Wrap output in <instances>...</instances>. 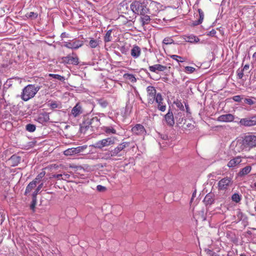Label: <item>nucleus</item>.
Returning <instances> with one entry per match:
<instances>
[{
	"label": "nucleus",
	"instance_id": "1",
	"mask_svg": "<svg viewBox=\"0 0 256 256\" xmlns=\"http://www.w3.org/2000/svg\"><path fill=\"white\" fill-rule=\"evenodd\" d=\"M256 147V135L248 134L236 138L231 144L232 150L235 154L242 152H249Z\"/></svg>",
	"mask_w": 256,
	"mask_h": 256
},
{
	"label": "nucleus",
	"instance_id": "2",
	"mask_svg": "<svg viewBox=\"0 0 256 256\" xmlns=\"http://www.w3.org/2000/svg\"><path fill=\"white\" fill-rule=\"evenodd\" d=\"M150 0H136L134 1L130 6L132 12L137 14H150L149 4Z\"/></svg>",
	"mask_w": 256,
	"mask_h": 256
},
{
	"label": "nucleus",
	"instance_id": "3",
	"mask_svg": "<svg viewBox=\"0 0 256 256\" xmlns=\"http://www.w3.org/2000/svg\"><path fill=\"white\" fill-rule=\"evenodd\" d=\"M40 87L35 84H28L25 86L20 95L21 98L26 102L34 98Z\"/></svg>",
	"mask_w": 256,
	"mask_h": 256
},
{
	"label": "nucleus",
	"instance_id": "4",
	"mask_svg": "<svg viewBox=\"0 0 256 256\" xmlns=\"http://www.w3.org/2000/svg\"><path fill=\"white\" fill-rule=\"evenodd\" d=\"M234 184L233 176H226L222 178L218 183V191L226 192Z\"/></svg>",
	"mask_w": 256,
	"mask_h": 256
},
{
	"label": "nucleus",
	"instance_id": "5",
	"mask_svg": "<svg viewBox=\"0 0 256 256\" xmlns=\"http://www.w3.org/2000/svg\"><path fill=\"white\" fill-rule=\"evenodd\" d=\"M61 63L64 64H72L78 66L79 62V58L74 52H72V54H68L66 56H63L61 58Z\"/></svg>",
	"mask_w": 256,
	"mask_h": 256
},
{
	"label": "nucleus",
	"instance_id": "6",
	"mask_svg": "<svg viewBox=\"0 0 256 256\" xmlns=\"http://www.w3.org/2000/svg\"><path fill=\"white\" fill-rule=\"evenodd\" d=\"M130 144V142H122L118 145L116 147L112 150V151L113 154L115 156L120 157L123 156L126 154L125 149L126 148L129 147Z\"/></svg>",
	"mask_w": 256,
	"mask_h": 256
},
{
	"label": "nucleus",
	"instance_id": "7",
	"mask_svg": "<svg viewBox=\"0 0 256 256\" xmlns=\"http://www.w3.org/2000/svg\"><path fill=\"white\" fill-rule=\"evenodd\" d=\"M116 140V138L114 137H108L98 141L94 144V146L96 148L102 149L104 147L114 144Z\"/></svg>",
	"mask_w": 256,
	"mask_h": 256
},
{
	"label": "nucleus",
	"instance_id": "8",
	"mask_svg": "<svg viewBox=\"0 0 256 256\" xmlns=\"http://www.w3.org/2000/svg\"><path fill=\"white\" fill-rule=\"evenodd\" d=\"M148 104H152L156 100L157 94L154 87L148 86L146 88Z\"/></svg>",
	"mask_w": 256,
	"mask_h": 256
},
{
	"label": "nucleus",
	"instance_id": "9",
	"mask_svg": "<svg viewBox=\"0 0 256 256\" xmlns=\"http://www.w3.org/2000/svg\"><path fill=\"white\" fill-rule=\"evenodd\" d=\"M241 126L246 127L252 126L256 125V116H253L244 118H241L238 122Z\"/></svg>",
	"mask_w": 256,
	"mask_h": 256
},
{
	"label": "nucleus",
	"instance_id": "10",
	"mask_svg": "<svg viewBox=\"0 0 256 256\" xmlns=\"http://www.w3.org/2000/svg\"><path fill=\"white\" fill-rule=\"evenodd\" d=\"M84 44L82 40L74 39L72 42H64V46L72 50H77Z\"/></svg>",
	"mask_w": 256,
	"mask_h": 256
},
{
	"label": "nucleus",
	"instance_id": "11",
	"mask_svg": "<svg viewBox=\"0 0 256 256\" xmlns=\"http://www.w3.org/2000/svg\"><path fill=\"white\" fill-rule=\"evenodd\" d=\"M90 126V132L97 129L100 125V118L98 116L86 117Z\"/></svg>",
	"mask_w": 256,
	"mask_h": 256
},
{
	"label": "nucleus",
	"instance_id": "12",
	"mask_svg": "<svg viewBox=\"0 0 256 256\" xmlns=\"http://www.w3.org/2000/svg\"><path fill=\"white\" fill-rule=\"evenodd\" d=\"M84 112V110L81 104L78 102L72 108L70 116L73 118H76Z\"/></svg>",
	"mask_w": 256,
	"mask_h": 256
},
{
	"label": "nucleus",
	"instance_id": "13",
	"mask_svg": "<svg viewBox=\"0 0 256 256\" xmlns=\"http://www.w3.org/2000/svg\"><path fill=\"white\" fill-rule=\"evenodd\" d=\"M164 99L160 93H158L156 100L154 101L158 104L157 108L161 112H164L166 110V105L164 102Z\"/></svg>",
	"mask_w": 256,
	"mask_h": 256
},
{
	"label": "nucleus",
	"instance_id": "14",
	"mask_svg": "<svg viewBox=\"0 0 256 256\" xmlns=\"http://www.w3.org/2000/svg\"><path fill=\"white\" fill-rule=\"evenodd\" d=\"M164 119L168 126H172L174 124V116L171 108H169L167 114L164 115Z\"/></svg>",
	"mask_w": 256,
	"mask_h": 256
},
{
	"label": "nucleus",
	"instance_id": "15",
	"mask_svg": "<svg viewBox=\"0 0 256 256\" xmlns=\"http://www.w3.org/2000/svg\"><path fill=\"white\" fill-rule=\"evenodd\" d=\"M132 132L135 135H143L146 133L144 126L140 124H136L132 128Z\"/></svg>",
	"mask_w": 256,
	"mask_h": 256
},
{
	"label": "nucleus",
	"instance_id": "16",
	"mask_svg": "<svg viewBox=\"0 0 256 256\" xmlns=\"http://www.w3.org/2000/svg\"><path fill=\"white\" fill-rule=\"evenodd\" d=\"M198 14H196L195 16V18H196V20L193 21L192 23L194 26H198L201 24L204 18V12L202 10H201L200 8H198Z\"/></svg>",
	"mask_w": 256,
	"mask_h": 256
},
{
	"label": "nucleus",
	"instance_id": "17",
	"mask_svg": "<svg viewBox=\"0 0 256 256\" xmlns=\"http://www.w3.org/2000/svg\"><path fill=\"white\" fill-rule=\"evenodd\" d=\"M50 120L49 114L46 112L38 114L36 118V121L42 124H45Z\"/></svg>",
	"mask_w": 256,
	"mask_h": 256
},
{
	"label": "nucleus",
	"instance_id": "18",
	"mask_svg": "<svg viewBox=\"0 0 256 256\" xmlns=\"http://www.w3.org/2000/svg\"><path fill=\"white\" fill-rule=\"evenodd\" d=\"M242 162L240 156H236L230 160L228 163L227 166L230 168H233Z\"/></svg>",
	"mask_w": 256,
	"mask_h": 256
},
{
	"label": "nucleus",
	"instance_id": "19",
	"mask_svg": "<svg viewBox=\"0 0 256 256\" xmlns=\"http://www.w3.org/2000/svg\"><path fill=\"white\" fill-rule=\"evenodd\" d=\"M149 70L153 72L158 73L157 71L164 72L167 69V67L160 64H156L154 66H150Z\"/></svg>",
	"mask_w": 256,
	"mask_h": 256
},
{
	"label": "nucleus",
	"instance_id": "20",
	"mask_svg": "<svg viewBox=\"0 0 256 256\" xmlns=\"http://www.w3.org/2000/svg\"><path fill=\"white\" fill-rule=\"evenodd\" d=\"M234 116L230 114H222L218 118V120L222 122H231L234 121Z\"/></svg>",
	"mask_w": 256,
	"mask_h": 256
},
{
	"label": "nucleus",
	"instance_id": "21",
	"mask_svg": "<svg viewBox=\"0 0 256 256\" xmlns=\"http://www.w3.org/2000/svg\"><path fill=\"white\" fill-rule=\"evenodd\" d=\"M141 49L136 45H134L130 50V54L134 58H138L141 54Z\"/></svg>",
	"mask_w": 256,
	"mask_h": 256
},
{
	"label": "nucleus",
	"instance_id": "22",
	"mask_svg": "<svg viewBox=\"0 0 256 256\" xmlns=\"http://www.w3.org/2000/svg\"><path fill=\"white\" fill-rule=\"evenodd\" d=\"M89 130H90V124L88 122L86 118H84L82 124H80V132L86 134Z\"/></svg>",
	"mask_w": 256,
	"mask_h": 256
},
{
	"label": "nucleus",
	"instance_id": "23",
	"mask_svg": "<svg viewBox=\"0 0 256 256\" xmlns=\"http://www.w3.org/2000/svg\"><path fill=\"white\" fill-rule=\"evenodd\" d=\"M21 160V157L16 154H13L9 159L8 161L11 164V166H15L18 165Z\"/></svg>",
	"mask_w": 256,
	"mask_h": 256
},
{
	"label": "nucleus",
	"instance_id": "24",
	"mask_svg": "<svg viewBox=\"0 0 256 256\" xmlns=\"http://www.w3.org/2000/svg\"><path fill=\"white\" fill-rule=\"evenodd\" d=\"M214 195L212 193L207 194L204 200V202L206 205L210 206L214 203Z\"/></svg>",
	"mask_w": 256,
	"mask_h": 256
},
{
	"label": "nucleus",
	"instance_id": "25",
	"mask_svg": "<svg viewBox=\"0 0 256 256\" xmlns=\"http://www.w3.org/2000/svg\"><path fill=\"white\" fill-rule=\"evenodd\" d=\"M251 170L252 166H247L240 170L238 174V176L240 177H242L249 174Z\"/></svg>",
	"mask_w": 256,
	"mask_h": 256
},
{
	"label": "nucleus",
	"instance_id": "26",
	"mask_svg": "<svg viewBox=\"0 0 256 256\" xmlns=\"http://www.w3.org/2000/svg\"><path fill=\"white\" fill-rule=\"evenodd\" d=\"M36 186V180H33L31 182L29 183V184L27 186L24 194L28 195V194L31 192L32 190H33Z\"/></svg>",
	"mask_w": 256,
	"mask_h": 256
},
{
	"label": "nucleus",
	"instance_id": "27",
	"mask_svg": "<svg viewBox=\"0 0 256 256\" xmlns=\"http://www.w3.org/2000/svg\"><path fill=\"white\" fill-rule=\"evenodd\" d=\"M184 39L186 42L190 43H196L200 41V39L197 36L192 34L185 36Z\"/></svg>",
	"mask_w": 256,
	"mask_h": 256
},
{
	"label": "nucleus",
	"instance_id": "28",
	"mask_svg": "<svg viewBox=\"0 0 256 256\" xmlns=\"http://www.w3.org/2000/svg\"><path fill=\"white\" fill-rule=\"evenodd\" d=\"M232 202L238 204L241 201L242 199V196L238 192H234L231 196Z\"/></svg>",
	"mask_w": 256,
	"mask_h": 256
},
{
	"label": "nucleus",
	"instance_id": "29",
	"mask_svg": "<svg viewBox=\"0 0 256 256\" xmlns=\"http://www.w3.org/2000/svg\"><path fill=\"white\" fill-rule=\"evenodd\" d=\"M142 16L140 17V22L142 23V26H145L146 24H148L150 23V16L146 14H141Z\"/></svg>",
	"mask_w": 256,
	"mask_h": 256
},
{
	"label": "nucleus",
	"instance_id": "30",
	"mask_svg": "<svg viewBox=\"0 0 256 256\" xmlns=\"http://www.w3.org/2000/svg\"><path fill=\"white\" fill-rule=\"evenodd\" d=\"M102 130L107 134H116V130L112 126H104Z\"/></svg>",
	"mask_w": 256,
	"mask_h": 256
},
{
	"label": "nucleus",
	"instance_id": "31",
	"mask_svg": "<svg viewBox=\"0 0 256 256\" xmlns=\"http://www.w3.org/2000/svg\"><path fill=\"white\" fill-rule=\"evenodd\" d=\"M112 30H110L104 36V42L106 43L112 41Z\"/></svg>",
	"mask_w": 256,
	"mask_h": 256
},
{
	"label": "nucleus",
	"instance_id": "32",
	"mask_svg": "<svg viewBox=\"0 0 256 256\" xmlns=\"http://www.w3.org/2000/svg\"><path fill=\"white\" fill-rule=\"evenodd\" d=\"M244 102L248 105L252 106L256 103V98L254 97H251L248 98H244Z\"/></svg>",
	"mask_w": 256,
	"mask_h": 256
},
{
	"label": "nucleus",
	"instance_id": "33",
	"mask_svg": "<svg viewBox=\"0 0 256 256\" xmlns=\"http://www.w3.org/2000/svg\"><path fill=\"white\" fill-rule=\"evenodd\" d=\"M97 102L98 104L103 108H106L108 105V101L103 98L98 99Z\"/></svg>",
	"mask_w": 256,
	"mask_h": 256
},
{
	"label": "nucleus",
	"instance_id": "34",
	"mask_svg": "<svg viewBox=\"0 0 256 256\" xmlns=\"http://www.w3.org/2000/svg\"><path fill=\"white\" fill-rule=\"evenodd\" d=\"M48 105L52 109L60 108H62L61 103L56 101H52L50 103L48 104Z\"/></svg>",
	"mask_w": 256,
	"mask_h": 256
},
{
	"label": "nucleus",
	"instance_id": "35",
	"mask_svg": "<svg viewBox=\"0 0 256 256\" xmlns=\"http://www.w3.org/2000/svg\"><path fill=\"white\" fill-rule=\"evenodd\" d=\"M124 78L126 80H130L132 82H134L136 81V78L132 74H125L124 75Z\"/></svg>",
	"mask_w": 256,
	"mask_h": 256
},
{
	"label": "nucleus",
	"instance_id": "36",
	"mask_svg": "<svg viewBox=\"0 0 256 256\" xmlns=\"http://www.w3.org/2000/svg\"><path fill=\"white\" fill-rule=\"evenodd\" d=\"M38 14L36 12H27L25 15V16L27 18H30L32 20L36 18H38Z\"/></svg>",
	"mask_w": 256,
	"mask_h": 256
},
{
	"label": "nucleus",
	"instance_id": "37",
	"mask_svg": "<svg viewBox=\"0 0 256 256\" xmlns=\"http://www.w3.org/2000/svg\"><path fill=\"white\" fill-rule=\"evenodd\" d=\"M50 77H51L53 78L59 80L60 81L64 82L65 80V78L63 76H61L58 74H50Z\"/></svg>",
	"mask_w": 256,
	"mask_h": 256
},
{
	"label": "nucleus",
	"instance_id": "38",
	"mask_svg": "<svg viewBox=\"0 0 256 256\" xmlns=\"http://www.w3.org/2000/svg\"><path fill=\"white\" fill-rule=\"evenodd\" d=\"M89 44L90 48H96L99 44V41L91 38Z\"/></svg>",
	"mask_w": 256,
	"mask_h": 256
},
{
	"label": "nucleus",
	"instance_id": "39",
	"mask_svg": "<svg viewBox=\"0 0 256 256\" xmlns=\"http://www.w3.org/2000/svg\"><path fill=\"white\" fill-rule=\"evenodd\" d=\"M36 126L34 124H28L26 126V130L28 132H34L36 130Z\"/></svg>",
	"mask_w": 256,
	"mask_h": 256
},
{
	"label": "nucleus",
	"instance_id": "40",
	"mask_svg": "<svg viewBox=\"0 0 256 256\" xmlns=\"http://www.w3.org/2000/svg\"><path fill=\"white\" fill-rule=\"evenodd\" d=\"M112 150L107 152L104 154V158L106 160H110L112 157H115L114 155L113 154Z\"/></svg>",
	"mask_w": 256,
	"mask_h": 256
},
{
	"label": "nucleus",
	"instance_id": "41",
	"mask_svg": "<svg viewBox=\"0 0 256 256\" xmlns=\"http://www.w3.org/2000/svg\"><path fill=\"white\" fill-rule=\"evenodd\" d=\"M175 118L176 119V122L178 124H182L184 120V114H182V112H178Z\"/></svg>",
	"mask_w": 256,
	"mask_h": 256
},
{
	"label": "nucleus",
	"instance_id": "42",
	"mask_svg": "<svg viewBox=\"0 0 256 256\" xmlns=\"http://www.w3.org/2000/svg\"><path fill=\"white\" fill-rule=\"evenodd\" d=\"M162 43L165 44H174V40L171 37H166L164 39Z\"/></svg>",
	"mask_w": 256,
	"mask_h": 256
},
{
	"label": "nucleus",
	"instance_id": "43",
	"mask_svg": "<svg viewBox=\"0 0 256 256\" xmlns=\"http://www.w3.org/2000/svg\"><path fill=\"white\" fill-rule=\"evenodd\" d=\"M174 104L176 105V107L179 108L180 110L182 111L184 110V106L180 100H177L176 101L174 102Z\"/></svg>",
	"mask_w": 256,
	"mask_h": 256
},
{
	"label": "nucleus",
	"instance_id": "44",
	"mask_svg": "<svg viewBox=\"0 0 256 256\" xmlns=\"http://www.w3.org/2000/svg\"><path fill=\"white\" fill-rule=\"evenodd\" d=\"M46 172H40L36 177V178L34 180L36 181V184L38 182L40 181V180L44 177L45 176Z\"/></svg>",
	"mask_w": 256,
	"mask_h": 256
},
{
	"label": "nucleus",
	"instance_id": "45",
	"mask_svg": "<svg viewBox=\"0 0 256 256\" xmlns=\"http://www.w3.org/2000/svg\"><path fill=\"white\" fill-rule=\"evenodd\" d=\"M170 57L172 58L173 60L177 61L178 62H184V60H181V59H184L182 56H178V55H175V54H174V55H171L170 56Z\"/></svg>",
	"mask_w": 256,
	"mask_h": 256
},
{
	"label": "nucleus",
	"instance_id": "46",
	"mask_svg": "<svg viewBox=\"0 0 256 256\" xmlns=\"http://www.w3.org/2000/svg\"><path fill=\"white\" fill-rule=\"evenodd\" d=\"M196 68L192 66H187L185 68V72L188 74H191L194 72Z\"/></svg>",
	"mask_w": 256,
	"mask_h": 256
},
{
	"label": "nucleus",
	"instance_id": "47",
	"mask_svg": "<svg viewBox=\"0 0 256 256\" xmlns=\"http://www.w3.org/2000/svg\"><path fill=\"white\" fill-rule=\"evenodd\" d=\"M242 96H244L237 95V96H234L232 98L234 102H240L242 101V100L244 99Z\"/></svg>",
	"mask_w": 256,
	"mask_h": 256
},
{
	"label": "nucleus",
	"instance_id": "48",
	"mask_svg": "<svg viewBox=\"0 0 256 256\" xmlns=\"http://www.w3.org/2000/svg\"><path fill=\"white\" fill-rule=\"evenodd\" d=\"M85 148H86V147H84V146H78L76 148H74V150H72V154H76V153H78L80 152H81Z\"/></svg>",
	"mask_w": 256,
	"mask_h": 256
},
{
	"label": "nucleus",
	"instance_id": "49",
	"mask_svg": "<svg viewBox=\"0 0 256 256\" xmlns=\"http://www.w3.org/2000/svg\"><path fill=\"white\" fill-rule=\"evenodd\" d=\"M37 202L36 198H32V201L31 202V204L30 205V209H32L33 211H34L36 206Z\"/></svg>",
	"mask_w": 256,
	"mask_h": 256
},
{
	"label": "nucleus",
	"instance_id": "50",
	"mask_svg": "<svg viewBox=\"0 0 256 256\" xmlns=\"http://www.w3.org/2000/svg\"><path fill=\"white\" fill-rule=\"evenodd\" d=\"M243 72H244V70H242V69L240 70V68L238 69V70L236 72L238 76L240 79H242L243 78V76H244Z\"/></svg>",
	"mask_w": 256,
	"mask_h": 256
},
{
	"label": "nucleus",
	"instance_id": "51",
	"mask_svg": "<svg viewBox=\"0 0 256 256\" xmlns=\"http://www.w3.org/2000/svg\"><path fill=\"white\" fill-rule=\"evenodd\" d=\"M237 216L239 220H242L244 219V214L240 210H238L237 212Z\"/></svg>",
	"mask_w": 256,
	"mask_h": 256
},
{
	"label": "nucleus",
	"instance_id": "52",
	"mask_svg": "<svg viewBox=\"0 0 256 256\" xmlns=\"http://www.w3.org/2000/svg\"><path fill=\"white\" fill-rule=\"evenodd\" d=\"M96 190L98 192H104L106 190V188L102 185H98L96 186Z\"/></svg>",
	"mask_w": 256,
	"mask_h": 256
},
{
	"label": "nucleus",
	"instance_id": "53",
	"mask_svg": "<svg viewBox=\"0 0 256 256\" xmlns=\"http://www.w3.org/2000/svg\"><path fill=\"white\" fill-rule=\"evenodd\" d=\"M70 176L69 174H62V180H68L70 179Z\"/></svg>",
	"mask_w": 256,
	"mask_h": 256
},
{
	"label": "nucleus",
	"instance_id": "54",
	"mask_svg": "<svg viewBox=\"0 0 256 256\" xmlns=\"http://www.w3.org/2000/svg\"><path fill=\"white\" fill-rule=\"evenodd\" d=\"M62 174H54L52 175V178H56L58 180H62Z\"/></svg>",
	"mask_w": 256,
	"mask_h": 256
},
{
	"label": "nucleus",
	"instance_id": "55",
	"mask_svg": "<svg viewBox=\"0 0 256 256\" xmlns=\"http://www.w3.org/2000/svg\"><path fill=\"white\" fill-rule=\"evenodd\" d=\"M206 252L210 256H212L213 254H216L214 252H213L212 250L209 249L206 250Z\"/></svg>",
	"mask_w": 256,
	"mask_h": 256
},
{
	"label": "nucleus",
	"instance_id": "56",
	"mask_svg": "<svg viewBox=\"0 0 256 256\" xmlns=\"http://www.w3.org/2000/svg\"><path fill=\"white\" fill-rule=\"evenodd\" d=\"M72 149H68L64 152L66 155L72 154Z\"/></svg>",
	"mask_w": 256,
	"mask_h": 256
},
{
	"label": "nucleus",
	"instance_id": "57",
	"mask_svg": "<svg viewBox=\"0 0 256 256\" xmlns=\"http://www.w3.org/2000/svg\"><path fill=\"white\" fill-rule=\"evenodd\" d=\"M38 192L35 190L32 194V198H36V196L38 195Z\"/></svg>",
	"mask_w": 256,
	"mask_h": 256
},
{
	"label": "nucleus",
	"instance_id": "58",
	"mask_svg": "<svg viewBox=\"0 0 256 256\" xmlns=\"http://www.w3.org/2000/svg\"><path fill=\"white\" fill-rule=\"evenodd\" d=\"M216 34V31L214 29H212V30H211L210 32V34L209 35H210V36H215Z\"/></svg>",
	"mask_w": 256,
	"mask_h": 256
},
{
	"label": "nucleus",
	"instance_id": "59",
	"mask_svg": "<svg viewBox=\"0 0 256 256\" xmlns=\"http://www.w3.org/2000/svg\"><path fill=\"white\" fill-rule=\"evenodd\" d=\"M184 105H185V106H186V112H188L189 110H190V108H189L188 104L187 102H184Z\"/></svg>",
	"mask_w": 256,
	"mask_h": 256
},
{
	"label": "nucleus",
	"instance_id": "60",
	"mask_svg": "<svg viewBox=\"0 0 256 256\" xmlns=\"http://www.w3.org/2000/svg\"><path fill=\"white\" fill-rule=\"evenodd\" d=\"M42 186H43V184L42 183L41 184H39L38 186L36 188V190L37 191H38V192H40V190H41V188H42Z\"/></svg>",
	"mask_w": 256,
	"mask_h": 256
},
{
	"label": "nucleus",
	"instance_id": "61",
	"mask_svg": "<svg viewBox=\"0 0 256 256\" xmlns=\"http://www.w3.org/2000/svg\"><path fill=\"white\" fill-rule=\"evenodd\" d=\"M250 68V66H249V65H248V64H246V65L244 66L243 68H242V70H244H244H248V68Z\"/></svg>",
	"mask_w": 256,
	"mask_h": 256
},
{
	"label": "nucleus",
	"instance_id": "62",
	"mask_svg": "<svg viewBox=\"0 0 256 256\" xmlns=\"http://www.w3.org/2000/svg\"><path fill=\"white\" fill-rule=\"evenodd\" d=\"M161 138L164 140H168V136L167 135H163L161 136Z\"/></svg>",
	"mask_w": 256,
	"mask_h": 256
},
{
	"label": "nucleus",
	"instance_id": "63",
	"mask_svg": "<svg viewBox=\"0 0 256 256\" xmlns=\"http://www.w3.org/2000/svg\"><path fill=\"white\" fill-rule=\"evenodd\" d=\"M251 188H255L256 189V182H254L252 186H251Z\"/></svg>",
	"mask_w": 256,
	"mask_h": 256
},
{
	"label": "nucleus",
	"instance_id": "64",
	"mask_svg": "<svg viewBox=\"0 0 256 256\" xmlns=\"http://www.w3.org/2000/svg\"><path fill=\"white\" fill-rule=\"evenodd\" d=\"M62 38H65L66 37V32H62L61 34Z\"/></svg>",
	"mask_w": 256,
	"mask_h": 256
}]
</instances>
